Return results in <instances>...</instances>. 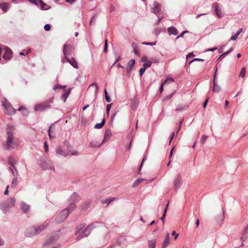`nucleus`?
I'll return each mask as SVG.
<instances>
[{
    "label": "nucleus",
    "instance_id": "obj_1",
    "mask_svg": "<svg viewBox=\"0 0 248 248\" xmlns=\"http://www.w3.org/2000/svg\"><path fill=\"white\" fill-rule=\"evenodd\" d=\"M73 50L72 46L71 45L65 44L63 48V53L64 55V58L63 61L65 60L67 62H69L73 67L78 69V66L77 61L73 57L69 58L67 55H69L70 52Z\"/></svg>",
    "mask_w": 248,
    "mask_h": 248
},
{
    "label": "nucleus",
    "instance_id": "obj_2",
    "mask_svg": "<svg viewBox=\"0 0 248 248\" xmlns=\"http://www.w3.org/2000/svg\"><path fill=\"white\" fill-rule=\"evenodd\" d=\"M7 134V137L5 147L7 150H11L13 149L16 146H17V143L14 139L12 130L8 131Z\"/></svg>",
    "mask_w": 248,
    "mask_h": 248
},
{
    "label": "nucleus",
    "instance_id": "obj_3",
    "mask_svg": "<svg viewBox=\"0 0 248 248\" xmlns=\"http://www.w3.org/2000/svg\"><path fill=\"white\" fill-rule=\"evenodd\" d=\"M53 102L52 99H50L48 101L38 103L35 106V110L36 111H43L50 108V104Z\"/></svg>",
    "mask_w": 248,
    "mask_h": 248
},
{
    "label": "nucleus",
    "instance_id": "obj_4",
    "mask_svg": "<svg viewBox=\"0 0 248 248\" xmlns=\"http://www.w3.org/2000/svg\"><path fill=\"white\" fill-rule=\"evenodd\" d=\"M2 106L4 108V112L6 114L12 115L15 114L16 109H15L12 105L6 99L2 102Z\"/></svg>",
    "mask_w": 248,
    "mask_h": 248
},
{
    "label": "nucleus",
    "instance_id": "obj_5",
    "mask_svg": "<svg viewBox=\"0 0 248 248\" xmlns=\"http://www.w3.org/2000/svg\"><path fill=\"white\" fill-rule=\"evenodd\" d=\"M69 212L68 210H63L56 217L55 221L58 223L64 221L68 217Z\"/></svg>",
    "mask_w": 248,
    "mask_h": 248
},
{
    "label": "nucleus",
    "instance_id": "obj_6",
    "mask_svg": "<svg viewBox=\"0 0 248 248\" xmlns=\"http://www.w3.org/2000/svg\"><path fill=\"white\" fill-rule=\"evenodd\" d=\"M16 202V199L14 198H10L8 201H7L5 203H4V205H0V208L3 210L4 211H6L7 208H9L13 207L15 205V203Z\"/></svg>",
    "mask_w": 248,
    "mask_h": 248
},
{
    "label": "nucleus",
    "instance_id": "obj_7",
    "mask_svg": "<svg viewBox=\"0 0 248 248\" xmlns=\"http://www.w3.org/2000/svg\"><path fill=\"white\" fill-rule=\"evenodd\" d=\"M93 227L92 225H88L84 230L82 231L81 233L79 234L77 237V240H80L84 237H86L89 235Z\"/></svg>",
    "mask_w": 248,
    "mask_h": 248
},
{
    "label": "nucleus",
    "instance_id": "obj_8",
    "mask_svg": "<svg viewBox=\"0 0 248 248\" xmlns=\"http://www.w3.org/2000/svg\"><path fill=\"white\" fill-rule=\"evenodd\" d=\"M47 225H40L37 229H32L33 230L32 231V232L31 233H28V236L29 237H31L33 235H36L38 233H39L41 231L44 230Z\"/></svg>",
    "mask_w": 248,
    "mask_h": 248
},
{
    "label": "nucleus",
    "instance_id": "obj_9",
    "mask_svg": "<svg viewBox=\"0 0 248 248\" xmlns=\"http://www.w3.org/2000/svg\"><path fill=\"white\" fill-rule=\"evenodd\" d=\"M12 54V50L8 47H5V52L3 58L6 60H9L11 58Z\"/></svg>",
    "mask_w": 248,
    "mask_h": 248
},
{
    "label": "nucleus",
    "instance_id": "obj_10",
    "mask_svg": "<svg viewBox=\"0 0 248 248\" xmlns=\"http://www.w3.org/2000/svg\"><path fill=\"white\" fill-rule=\"evenodd\" d=\"M217 72V67H216L215 73V75L214 76L213 91V92H214L215 93H218L220 91V87L216 82V76Z\"/></svg>",
    "mask_w": 248,
    "mask_h": 248
},
{
    "label": "nucleus",
    "instance_id": "obj_11",
    "mask_svg": "<svg viewBox=\"0 0 248 248\" xmlns=\"http://www.w3.org/2000/svg\"><path fill=\"white\" fill-rule=\"evenodd\" d=\"M161 5L157 2H154V6L152 8V12L155 15L159 14L161 11Z\"/></svg>",
    "mask_w": 248,
    "mask_h": 248
},
{
    "label": "nucleus",
    "instance_id": "obj_12",
    "mask_svg": "<svg viewBox=\"0 0 248 248\" xmlns=\"http://www.w3.org/2000/svg\"><path fill=\"white\" fill-rule=\"evenodd\" d=\"M182 183V178L180 175L177 176L176 178L175 179L173 183L174 186L175 190H177V189L180 187V186Z\"/></svg>",
    "mask_w": 248,
    "mask_h": 248
},
{
    "label": "nucleus",
    "instance_id": "obj_13",
    "mask_svg": "<svg viewBox=\"0 0 248 248\" xmlns=\"http://www.w3.org/2000/svg\"><path fill=\"white\" fill-rule=\"evenodd\" d=\"M8 162L9 165L14 170H15L16 173H17V170L16 168H15L14 165L17 163L16 160L13 157H9L8 158Z\"/></svg>",
    "mask_w": 248,
    "mask_h": 248
},
{
    "label": "nucleus",
    "instance_id": "obj_14",
    "mask_svg": "<svg viewBox=\"0 0 248 248\" xmlns=\"http://www.w3.org/2000/svg\"><path fill=\"white\" fill-rule=\"evenodd\" d=\"M111 131L110 129H107L105 131L104 139L101 143V144H103L107 140H108L111 136Z\"/></svg>",
    "mask_w": 248,
    "mask_h": 248
},
{
    "label": "nucleus",
    "instance_id": "obj_15",
    "mask_svg": "<svg viewBox=\"0 0 248 248\" xmlns=\"http://www.w3.org/2000/svg\"><path fill=\"white\" fill-rule=\"evenodd\" d=\"M167 30L170 35H177L179 32L177 29L173 26L169 27Z\"/></svg>",
    "mask_w": 248,
    "mask_h": 248
},
{
    "label": "nucleus",
    "instance_id": "obj_16",
    "mask_svg": "<svg viewBox=\"0 0 248 248\" xmlns=\"http://www.w3.org/2000/svg\"><path fill=\"white\" fill-rule=\"evenodd\" d=\"M170 241V234L167 233L165 237V240L163 241L162 244V248H165L169 244Z\"/></svg>",
    "mask_w": 248,
    "mask_h": 248
},
{
    "label": "nucleus",
    "instance_id": "obj_17",
    "mask_svg": "<svg viewBox=\"0 0 248 248\" xmlns=\"http://www.w3.org/2000/svg\"><path fill=\"white\" fill-rule=\"evenodd\" d=\"M215 13L217 16L219 18H221L223 16L221 10L218 7L217 3L215 4Z\"/></svg>",
    "mask_w": 248,
    "mask_h": 248
},
{
    "label": "nucleus",
    "instance_id": "obj_18",
    "mask_svg": "<svg viewBox=\"0 0 248 248\" xmlns=\"http://www.w3.org/2000/svg\"><path fill=\"white\" fill-rule=\"evenodd\" d=\"M135 63V61L133 59L130 60L128 62L127 66L126 67V71H127V73H129L131 71L132 67L134 65Z\"/></svg>",
    "mask_w": 248,
    "mask_h": 248
},
{
    "label": "nucleus",
    "instance_id": "obj_19",
    "mask_svg": "<svg viewBox=\"0 0 248 248\" xmlns=\"http://www.w3.org/2000/svg\"><path fill=\"white\" fill-rule=\"evenodd\" d=\"M56 153L58 155L63 156L64 157L67 156L69 154H67L64 152L62 148L59 147L56 149Z\"/></svg>",
    "mask_w": 248,
    "mask_h": 248
},
{
    "label": "nucleus",
    "instance_id": "obj_20",
    "mask_svg": "<svg viewBox=\"0 0 248 248\" xmlns=\"http://www.w3.org/2000/svg\"><path fill=\"white\" fill-rule=\"evenodd\" d=\"M89 88L91 89L95 93H97L98 90V86L94 83L91 84L89 86Z\"/></svg>",
    "mask_w": 248,
    "mask_h": 248
},
{
    "label": "nucleus",
    "instance_id": "obj_21",
    "mask_svg": "<svg viewBox=\"0 0 248 248\" xmlns=\"http://www.w3.org/2000/svg\"><path fill=\"white\" fill-rule=\"evenodd\" d=\"M90 204L89 201H86L81 205V209L82 210H85L88 209Z\"/></svg>",
    "mask_w": 248,
    "mask_h": 248
},
{
    "label": "nucleus",
    "instance_id": "obj_22",
    "mask_svg": "<svg viewBox=\"0 0 248 248\" xmlns=\"http://www.w3.org/2000/svg\"><path fill=\"white\" fill-rule=\"evenodd\" d=\"M0 8L4 11H7L9 8V4L8 3L4 2L0 4Z\"/></svg>",
    "mask_w": 248,
    "mask_h": 248
},
{
    "label": "nucleus",
    "instance_id": "obj_23",
    "mask_svg": "<svg viewBox=\"0 0 248 248\" xmlns=\"http://www.w3.org/2000/svg\"><path fill=\"white\" fill-rule=\"evenodd\" d=\"M248 237V231L244 230L242 232V235L241 237V240L244 242L246 240Z\"/></svg>",
    "mask_w": 248,
    "mask_h": 248
},
{
    "label": "nucleus",
    "instance_id": "obj_24",
    "mask_svg": "<svg viewBox=\"0 0 248 248\" xmlns=\"http://www.w3.org/2000/svg\"><path fill=\"white\" fill-rule=\"evenodd\" d=\"M21 206L22 210L24 213H26L30 209V206L24 202H22Z\"/></svg>",
    "mask_w": 248,
    "mask_h": 248
},
{
    "label": "nucleus",
    "instance_id": "obj_25",
    "mask_svg": "<svg viewBox=\"0 0 248 248\" xmlns=\"http://www.w3.org/2000/svg\"><path fill=\"white\" fill-rule=\"evenodd\" d=\"M86 225V224L85 223H80V224H79L76 228V232H75V233L76 234H78L79 232V231L83 228H84Z\"/></svg>",
    "mask_w": 248,
    "mask_h": 248
},
{
    "label": "nucleus",
    "instance_id": "obj_26",
    "mask_svg": "<svg viewBox=\"0 0 248 248\" xmlns=\"http://www.w3.org/2000/svg\"><path fill=\"white\" fill-rule=\"evenodd\" d=\"M105 123V119H103L101 123H98L95 125L94 128L96 129L101 128L104 125Z\"/></svg>",
    "mask_w": 248,
    "mask_h": 248
},
{
    "label": "nucleus",
    "instance_id": "obj_27",
    "mask_svg": "<svg viewBox=\"0 0 248 248\" xmlns=\"http://www.w3.org/2000/svg\"><path fill=\"white\" fill-rule=\"evenodd\" d=\"M156 241L155 240H151L148 241L149 248H155Z\"/></svg>",
    "mask_w": 248,
    "mask_h": 248
},
{
    "label": "nucleus",
    "instance_id": "obj_28",
    "mask_svg": "<svg viewBox=\"0 0 248 248\" xmlns=\"http://www.w3.org/2000/svg\"><path fill=\"white\" fill-rule=\"evenodd\" d=\"M144 179L142 178L138 179L135 181L133 184V187H137L140 183H142Z\"/></svg>",
    "mask_w": 248,
    "mask_h": 248
},
{
    "label": "nucleus",
    "instance_id": "obj_29",
    "mask_svg": "<svg viewBox=\"0 0 248 248\" xmlns=\"http://www.w3.org/2000/svg\"><path fill=\"white\" fill-rule=\"evenodd\" d=\"M18 111H22V113L24 115H27L28 114V112L27 110V109L24 107H22V106H21L18 109Z\"/></svg>",
    "mask_w": 248,
    "mask_h": 248
},
{
    "label": "nucleus",
    "instance_id": "obj_30",
    "mask_svg": "<svg viewBox=\"0 0 248 248\" xmlns=\"http://www.w3.org/2000/svg\"><path fill=\"white\" fill-rule=\"evenodd\" d=\"M169 202H168V203H167V204L166 205V208H165V209L164 210L163 215V216L161 217V220L163 221V224L164 223V220H165V218L166 214V213H167V208H168V207L169 206Z\"/></svg>",
    "mask_w": 248,
    "mask_h": 248
},
{
    "label": "nucleus",
    "instance_id": "obj_31",
    "mask_svg": "<svg viewBox=\"0 0 248 248\" xmlns=\"http://www.w3.org/2000/svg\"><path fill=\"white\" fill-rule=\"evenodd\" d=\"M101 145H102L101 143L100 144L98 145V143L96 141H92L90 142V146L92 148H95V147H100V146Z\"/></svg>",
    "mask_w": 248,
    "mask_h": 248
},
{
    "label": "nucleus",
    "instance_id": "obj_32",
    "mask_svg": "<svg viewBox=\"0 0 248 248\" xmlns=\"http://www.w3.org/2000/svg\"><path fill=\"white\" fill-rule=\"evenodd\" d=\"M17 185V179L14 177L12 181L11 187L15 188Z\"/></svg>",
    "mask_w": 248,
    "mask_h": 248
},
{
    "label": "nucleus",
    "instance_id": "obj_33",
    "mask_svg": "<svg viewBox=\"0 0 248 248\" xmlns=\"http://www.w3.org/2000/svg\"><path fill=\"white\" fill-rule=\"evenodd\" d=\"M70 91L69 90L67 92H65L62 95V98L64 102H65L67 98L68 97L69 93H70Z\"/></svg>",
    "mask_w": 248,
    "mask_h": 248
},
{
    "label": "nucleus",
    "instance_id": "obj_34",
    "mask_svg": "<svg viewBox=\"0 0 248 248\" xmlns=\"http://www.w3.org/2000/svg\"><path fill=\"white\" fill-rule=\"evenodd\" d=\"M76 208V204L75 203H71L69 206L68 208L66 209L65 210H68V211L70 212L73 211Z\"/></svg>",
    "mask_w": 248,
    "mask_h": 248
},
{
    "label": "nucleus",
    "instance_id": "obj_35",
    "mask_svg": "<svg viewBox=\"0 0 248 248\" xmlns=\"http://www.w3.org/2000/svg\"><path fill=\"white\" fill-rule=\"evenodd\" d=\"M115 200V198H111L109 199H107L105 201H102V204L106 203L107 205L109 204L111 202Z\"/></svg>",
    "mask_w": 248,
    "mask_h": 248
},
{
    "label": "nucleus",
    "instance_id": "obj_36",
    "mask_svg": "<svg viewBox=\"0 0 248 248\" xmlns=\"http://www.w3.org/2000/svg\"><path fill=\"white\" fill-rule=\"evenodd\" d=\"M174 82V80L172 78H168L165 80L163 82L164 83V84H169L170 83H172Z\"/></svg>",
    "mask_w": 248,
    "mask_h": 248
},
{
    "label": "nucleus",
    "instance_id": "obj_37",
    "mask_svg": "<svg viewBox=\"0 0 248 248\" xmlns=\"http://www.w3.org/2000/svg\"><path fill=\"white\" fill-rule=\"evenodd\" d=\"M152 63V62L150 61H147V62H145L143 63V66L145 69H146L148 67H149Z\"/></svg>",
    "mask_w": 248,
    "mask_h": 248
},
{
    "label": "nucleus",
    "instance_id": "obj_38",
    "mask_svg": "<svg viewBox=\"0 0 248 248\" xmlns=\"http://www.w3.org/2000/svg\"><path fill=\"white\" fill-rule=\"evenodd\" d=\"M111 106H112V103L111 104H108L107 105V107H106V113H107V115H108V116H109V111H110V110L111 109Z\"/></svg>",
    "mask_w": 248,
    "mask_h": 248
},
{
    "label": "nucleus",
    "instance_id": "obj_39",
    "mask_svg": "<svg viewBox=\"0 0 248 248\" xmlns=\"http://www.w3.org/2000/svg\"><path fill=\"white\" fill-rule=\"evenodd\" d=\"M246 69L245 67L243 68L241 71H240V73L239 74V77H241L242 78H244L245 76V74H246Z\"/></svg>",
    "mask_w": 248,
    "mask_h": 248
},
{
    "label": "nucleus",
    "instance_id": "obj_40",
    "mask_svg": "<svg viewBox=\"0 0 248 248\" xmlns=\"http://www.w3.org/2000/svg\"><path fill=\"white\" fill-rule=\"evenodd\" d=\"M51 128H52V126H50V127H49V129L48 130V135H49L50 139H52L55 137V135H53L52 134L51 132Z\"/></svg>",
    "mask_w": 248,
    "mask_h": 248
},
{
    "label": "nucleus",
    "instance_id": "obj_41",
    "mask_svg": "<svg viewBox=\"0 0 248 248\" xmlns=\"http://www.w3.org/2000/svg\"><path fill=\"white\" fill-rule=\"evenodd\" d=\"M207 139V136L203 135L200 140V142H201L202 143H203Z\"/></svg>",
    "mask_w": 248,
    "mask_h": 248
},
{
    "label": "nucleus",
    "instance_id": "obj_42",
    "mask_svg": "<svg viewBox=\"0 0 248 248\" xmlns=\"http://www.w3.org/2000/svg\"><path fill=\"white\" fill-rule=\"evenodd\" d=\"M233 50L232 48H231L228 51H226V52L223 53L222 54V56H226L228 54H229L231 52H232Z\"/></svg>",
    "mask_w": 248,
    "mask_h": 248
},
{
    "label": "nucleus",
    "instance_id": "obj_43",
    "mask_svg": "<svg viewBox=\"0 0 248 248\" xmlns=\"http://www.w3.org/2000/svg\"><path fill=\"white\" fill-rule=\"evenodd\" d=\"M50 25L49 24H46L44 26V29L46 31H48L50 29Z\"/></svg>",
    "mask_w": 248,
    "mask_h": 248
},
{
    "label": "nucleus",
    "instance_id": "obj_44",
    "mask_svg": "<svg viewBox=\"0 0 248 248\" xmlns=\"http://www.w3.org/2000/svg\"><path fill=\"white\" fill-rule=\"evenodd\" d=\"M145 70H146V69L144 67L141 68L140 69L139 74L140 76H141L143 75V74L145 72Z\"/></svg>",
    "mask_w": 248,
    "mask_h": 248
},
{
    "label": "nucleus",
    "instance_id": "obj_45",
    "mask_svg": "<svg viewBox=\"0 0 248 248\" xmlns=\"http://www.w3.org/2000/svg\"><path fill=\"white\" fill-rule=\"evenodd\" d=\"M45 151L46 153H48V147L46 141L45 142L44 144Z\"/></svg>",
    "mask_w": 248,
    "mask_h": 248
},
{
    "label": "nucleus",
    "instance_id": "obj_46",
    "mask_svg": "<svg viewBox=\"0 0 248 248\" xmlns=\"http://www.w3.org/2000/svg\"><path fill=\"white\" fill-rule=\"evenodd\" d=\"M188 32V31H183L181 34L180 35H179V36H178L177 37H176V39H178L179 38H180V37H183L184 35L186 33H187Z\"/></svg>",
    "mask_w": 248,
    "mask_h": 248
},
{
    "label": "nucleus",
    "instance_id": "obj_47",
    "mask_svg": "<svg viewBox=\"0 0 248 248\" xmlns=\"http://www.w3.org/2000/svg\"><path fill=\"white\" fill-rule=\"evenodd\" d=\"M238 35L236 33L235 35L232 36L231 38V40L235 41L238 38Z\"/></svg>",
    "mask_w": 248,
    "mask_h": 248
},
{
    "label": "nucleus",
    "instance_id": "obj_48",
    "mask_svg": "<svg viewBox=\"0 0 248 248\" xmlns=\"http://www.w3.org/2000/svg\"><path fill=\"white\" fill-rule=\"evenodd\" d=\"M108 40L107 39L105 40V48L104 51V52L106 53L107 52V48H108V43H107Z\"/></svg>",
    "mask_w": 248,
    "mask_h": 248
},
{
    "label": "nucleus",
    "instance_id": "obj_49",
    "mask_svg": "<svg viewBox=\"0 0 248 248\" xmlns=\"http://www.w3.org/2000/svg\"><path fill=\"white\" fill-rule=\"evenodd\" d=\"M172 235H173V236H175L174 239L176 240L177 239V238L178 237V236L179 235V234L176 233V232L175 231H173L172 232Z\"/></svg>",
    "mask_w": 248,
    "mask_h": 248
},
{
    "label": "nucleus",
    "instance_id": "obj_50",
    "mask_svg": "<svg viewBox=\"0 0 248 248\" xmlns=\"http://www.w3.org/2000/svg\"><path fill=\"white\" fill-rule=\"evenodd\" d=\"M65 86H61V85H56L55 86V87L54 88V90H56L57 89H59V88H62V89H63V88H65Z\"/></svg>",
    "mask_w": 248,
    "mask_h": 248
},
{
    "label": "nucleus",
    "instance_id": "obj_51",
    "mask_svg": "<svg viewBox=\"0 0 248 248\" xmlns=\"http://www.w3.org/2000/svg\"><path fill=\"white\" fill-rule=\"evenodd\" d=\"M146 157L145 156H144L142 160V162H141V163L140 166V168H139V171H140L142 168V165H143V162H144V161L146 160Z\"/></svg>",
    "mask_w": 248,
    "mask_h": 248
},
{
    "label": "nucleus",
    "instance_id": "obj_52",
    "mask_svg": "<svg viewBox=\"0 0 248 248\" xmlns=\"http://www.w3.org/2000/svg\"><path fill=\"white\" fill-rule=\"evenodd\" d=\"M173 95V94L170 95L169 96H166L163 99V101H165L167 100H169Z\"/></svg>",
    "mask_w": 248,
    "mask_h": 248
},
{
    "label": "nucleus",
    "instance_id": "obj_53",
    "mask_svg": "<svg viewBox=\"0 0 248 248\" xmlns=\"http://www.w3.org/2000/svg\"><path fill=\"white\" fill-rule=\"evenodd\" d=\"M49 164H50L49 166V167H48L46 168V169H49V170L54 169V167H53V166L52 165V163H51V162H49Z\"/></svg>",
    "mask_w": 248,
    "mask_h": 248
},
{
    "label": "nucleus",
    "instance_id": "obj_54",
    "mask_svg": "<svg viewBox=\"0 0 248 248\" xmlns=\"http://www.w3.org/2000/svg\"><path fill=\"white\" fill-rule=\"evenodd\" d=\"M208 98H207L205 101H204V102L202 104V106L204 108H206V105H207V104L208 103Z\"/></svg>",
    "mask_w": 248,
    "mask_h": 248
},
{
    "label": "nucleus",
    "instance_id": "obj_55",
    "mask_svg": "<svg viewBox=\"0 0 248 248\" xmlns=\"http://www.w3.org/2000/svg\"><path fill=\"white\" fill-rule=\"evenodd\" d=\"M147 59H148V58L146 56H143L141 58V60L142 61V62H147Z\"/></svg>",
    "mask_w": 248,
    "mask_h": 248
},
{
    "label": "nucleus",
    "instance_id": "obj_56",
    "mask_svg": "<svg viewBox=\"0 0 248 248\" xmlns=\"http://www.w3.org/2000/svg\"><path fill=\"white\" fill-rule=\"evenodd\" d=\"M105 99L108 102H110L111 101V99L108 95H105Z\"/></svg>",
    "mask_w": 248,
    "mask_h": 248
},
{
    "label": "nucleus",
    "instance_id": "obj_57",
    "mask_svg": "<svg viewBox=\"0 0 248 248\" xmlns=\"http://www.w3.org/2000/svg\"><path fill=\"white\" fill-rule=\"evenodd\" d=\"M9 187V186H7L6 189H5V190L4 191V195H7L8 194V193H9V191H8Z\"/></svg>",
    "mask_w": 248,
    "mask_h": 248
},
{
    "label": "nucleus",
    "instance_id": "obj_58",
    "mask_svg": "<svg viewBox=\"0 0 248 248\" xmlns=\"http://www.w3.org/2000/svg\"><path fill=\"white\" fill-rule=\"evenodd\" d=\"M164 85V83H162L160 87V89H159V90L160 91V93H162L163 91V86Z\"/></svg>",
    "mask_w": 248,
    "mask_h": 248
},
{
    "label": "nucleus",
    "instance_id": "obj_59",
    "mask_svg": "<svg viewBox=\"0 0 248 248\" xmlns=\"http://www.w3.org/2000/svg\"><path fill=\"white\" fill-rule=\"evenodd\" d=\"M66 2L70 3V4L73 3L74 2H75L77 0H65Z\"/></svg>",
    "mask_w": 248,
    "mask_h": 248
},
{
    "label": "nucleus",
    "instance_id": "obj_60",
    "mask_svg": "<svg viewBox=\"0 0 248 248\" xmlns=\"http://www.w3.org/2000/svg\"><path fill=\"white\" fill-rule=\"evenodd\" d=\"M196 61H203V59H201L196 58V59H194L193 60H192L190 62V63H191L192 62Z\"/></svg>",
    "mask_w": 248,
    "mask_h": 248
},
{
    "label": "nucleus",
    "instance_id": "obj_61",
    "mask_svg": "<svg viewBox=\"0 0 248 248\" xmlns=\"http://www.w3.org/2000/svg\"><path fill=\"white\" fill-rule=\"evenodd\" d=\"M228 105H229V101L227 100H226L225 102L224 108H226L228 107Z\"/></svg>",
    "mask_w": 248,
    "mask_h": 248
},
{
    "label": "nucleus",
    "instance_id": "obj_62",
    "mask_svg": "<svg viewBox=\"0 0 248 248\" xmlns=\"http://www.w3.org/2000/svg\"><path fill=\"white\" fill-rule=\"evenodd\" d=\"M174 134L175 133H173L170 137V141H169V143L170 144V142H171L172 139H173L174 137Z\"/></svg>",
    "mask_w": 248,
    "mask_h": 248
},
{
    "label": "nucleus",
    "instance_id": "obj_63",
    "mask_svg": "<svg viewBox=\"0 0 248 248\" xmlns=\"http://www.w3.org/2000/svg\"><path fill=\"white\" fill-rule=\"evenodd\" d=\"M217 49V47H213V48H210V49L207 50V51H213V52L215 50H216Z\"/></svg>",
    "mask_w": 248,
    "mask_h": 248
},
{
    "label": "nucleus",
    "instance_id": "obj_64",
    "mask_svg": "<svg viewBox=\"0 0 248 248\" xmlns=\"http://www.w3.org/2000/svg\"><path fill=\"white\" fill-rule=\"evenodd\" d=\"M194 56L193 53H190L187 55V58L188 57H193Z\"/></svg>",
    "mask_w": 248,
    "mask_h": 248
}]
</instances>
